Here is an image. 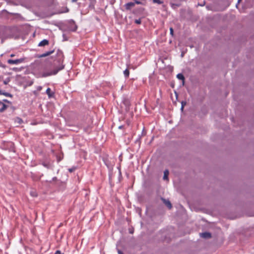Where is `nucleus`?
Returning <instances> with one entry per match:
<instances>
[{"label": "nucleus", "instance_id": "obj_1", "mask_svg": "<svg viewBox=\"0 0 254 254\" xmlns=\"http://www.w3.org/2000/svg\"><path fill=\"white\" fill-rule=\"evenodd\" d=\"M64 66H62L58 68H56L55 69H54L53 71H52L51 72H50V73H44L43 74V76L44 77H46V76H50V75H55L60 70L63 69L64 68Z\"/></svg>", "mask_w": 254, "mask_h": 254}, {"label": "nucleus", "instance_id": "obj_2", "mask_svg": "<svg viewBox=\"0 0 254 254\" xmlns=\"http://www.w3.org/2000/svg\"><path fill=\"white\" fill-rule=\"evenodd\" d=\"M24 59H19L17 60H11L9 59L7 61V63L10 64H17L20 63H22L24 62Z\"/></svg>", "mask_w": 254, "mask_h": 254}, {"label": "nucleus", "instance_id": "obj_3", "mask_svg": "<svg viewBox=\"0 0 254 254\" xmlns=\"http://www.w3.org/2000/svg\"><path fill=\"white\" fill-rule=\"evenodd\" d=\"M135 3L134 2H128L125 5V7L127 10H130L132 7L134 6Z\"/></svg>", "mask_w": 254, "mask_h": 254}, {"label": "nucleus", "instance_id": "obj_4", "mask_svg": "<svg viewBox=\"0 0 254 254\" xmlns=\"http://www.w3.org/2000/svg\"><path fill=\"white\" fill-rule=\"evenodd\" d=\"M164 204L168 207L169 209L172 208V204L169 200H166L163 198H161Z\"/></svg>", "mask_w": 254, "mask_h": 254}, {"label": "nucleus", "instance_id": "obj_5", "mask_svg": "<svg viewBox=\"0 0 254 254\" xmlns=\"http://www.w3.org/2000/svg\"><path fill=\"white\" fill-rule=\"evenodd\" d=\"M200 236L203 238H210L211 237V234L208 232H204L200 234Z\"/></svg>", "mask_w": 254, "mask_h": 254}, {"label": "nucleus", "instance_id": "obj_6", "mask_svg": "<svg viewBox=\"0 0 254 254\" xmlns=\"http://www.w3.org/2000/svg\"><path fill=\"white\" fill-rule=\"evenodd\" d=\"M48 44H49V41L47 40L44 39V40H42V41H41L39 43L38 46L42 47V46L48 45Z\"/></svg>", "mask_w": 254, "mask_h": 254}, {"label": "nucleus", "instance_id": "obj_7", "mask_svg": "<svg viewBox=\"0 0 254 254\" xmlns=\"http://www.w3.org/2000/svg\"><path fill=\"white\" fill-rule=\"evenodd\" d=\"M54 52V51H49V52H47L45 53H43V54L41 55L39 57L40 58H44V57H46L47 56H48L49 55H50L51 54H52V53H53Z\"/></svg>", "mask_w": 254, "mask_h": 254}, {"label": "nucleus", "instance_id": "obj_8", "mask_svg": "<svg viewBox=\"0 0 254 254\" xmlns=\"http://www.w3.org/2000/svg\"><path fill=\"white\" fill-rule=\"evenodd\" d=\"M169 172L168 170H166L164 172V176H163V179L164 180H168V175H169Z\"/></svg>", "mask_w": 254, "mask_h": 254}, {"label": "nucleus", "instance_id": "obj_9", "mask_svg": "<svg viewBox=\"0 0 254 254\" xmlns=\"http://www.w3.org/2000/svg\"><path fill=\"white\" fill-rule=\"evenodd\" d=\"M46 93L47 94L49 98L52 97L54 94V93L52 92L51 89L50 88H48L47 89Z\"/></svg>", "mask_w": 254, "mask_h": 254}, {"label": "nucleus", "instance_id": "obj_10", "mask_svg": "<svg viewBox=\"0 0 254 254\" xmlns=\"http://www.w3.org/2000/svg\"><path fill=\"white\" fill-rule=\"evenodd\" d=\"M14 122L15 123H17L19 125H20L22 123H23V120L20 118L19 117H16L14 119Z\"/></svg>", "mask_w": 254, "mask_h": 254}, {"label": "nucleus", "instance_id": "obj_11", "mask_svg": "<svg viewBox=\"0 0 254 254\" xmlns=\"http://www.w3.org/2000/svg\"><path fill=\"white\" fill-rule=\"evenodd\" d=\"M124 74L126 78L128 77L129 75V70L128 69H125L124 70Z\"/></svg>", "mask_w": 254, "mask_h": 254}, {"label": "nucleus", "instance_id": "obj_12", "mask_svg": "<svg viewBox=\"0 0 254 254\" xmlns=\"http://www.w3.org/2000/svg\"><path fill=\"white\" fill-rule=\"evenodd\" d=\"M0 95H4L6 97H9V96H11L9 93H6V92H4V91H2L0 89Z\"/></svg>", "mask_w": 254, "mask_h": 254}, {"label": "nucleus", "instance_id": "obj_13", "mask_svg": "<svg viewBox=\"0 0 254 254\" xmlns=\"http://www.w3.org/2000/svg\"><path fill=\"white\" fill-rule=\"evenodd\" d=\"M177 77L178 79H179L180 80H184V79H185L184 76L181 73H179V74H177Z\"/></svg>", "mask_w": 254, "mask_h": 254}, {"label": "nucleus", "instance_id": "obj_14", "mask_svg": "<svg viewBox=\"0 0 254 254\" xmlns=\"http://www.w3.org/2000/svg\"><path fill=\"white\" fill-rule=\"evenodd\" d=\"M30 194L31 196L33 197H36L37 196L38 194L36 191L33 190L30 192Z\"/></svg>", "mask_w": 254, "mask_h": 254}, {"label": "nucleus", "instance_id": "obj_15", "mask_svg": "<svg viewBox=\"0 0 254 254\" xmlns=\"http://www.w3.org/2000/svg\"><path fill=\"white\" fill-rule=\"evenodd\" d=\"M153 1L154 3H157L159 4L163 3V1H161L160 0H153Z\"/></svg>", "mask_w": 254, "mask_h": 254}, {"label": "nucleus", "instance_id": "obj_16", "mask_svg": "<svg viewBox=\"0 0 254 254\" xmlns=\"http://www.w3.org/2000/svg\"><path fill=\"white\" fill-rule=\"evenodd\" d=\"M141 22V20L140 19H136L135 20V23L137 24H140Z\"/></svg>", "mask_w": 254, "mask_h": 254}, {"label": "nucleus", "instance_id": "obj_17", "mask_svg": "<svg viewBox=\"0 0 254 254\" xmlns=\"http://www.w3.org/2000/svg\"><path fill=\"white\" fill-rule=\"evenodd\" d=\"M170 31L171 35H172L173 36V35L174 30H173V29L172 27H170Z\"/></svg>", "mask_w": 254, "mask_h": 254}, {"label": "nucleus", "instance_id": "obj_18", "mask_svg": "<svg viewBox=\"0 0 254 254\" xmlns=\"http://www.w3.org/2000/svg\"><path fill=\"white\" fill-rule=\"evenodd\" d=\"M54 254H64L62 253L60 250H57Z\"/></svg>", "mask_w": 254, "mask_h": 254}, {"label": "nucleus", "instance_id": "obj_19", "mask_svg": "<svg viewBox=\"0 0 254 254\" xmlns=\"http://www.w3.org/2000/svg\"><path fill=\"white\" fill-rule=\"evenodd\" d=\"M134 3L139 4H141V2L138 0H135Z\"/></svg>", "mask_w": 254, "mask_h": 254}, {"label": "nucleus", "instance_id": "obj_20", "mask_svg": "<svg viewBox=\"0 0 254 254\" xmlns=\"http://www.w3.org/2000/svg\"><path fill=\"white\" fill-rule=\"evenodd\" d=\"M185 104H186L185 103L184 104L183 102L182 103V107H181L182 110L183 109L184 107V105H185Z\"/></svg>", "mask_w": 254, "mask_h": 254}, {"label": "nucleus", "instance_id": "obj_21", "mask_svg": "<svg viewBox=\"0 0 254 254\" xmlns=\"http://www.w3.org/2000/svg\"><path fill=\"white\" fill-rule=\"evenodd\" d=\"M118 254H124L120 250H118Z\"/></svg>", "mask_w": 254, "mask_h": 254}, {"label": "nucleus", "instance_id": "obj_22", "mask_svg": "<svg viewBox=\"0 0 254 254\" xmlns=\"http://www.w3.org/2000/svg\"><path fill=\"white\" fill-rule=\"evenodd\" d=\"M78 0H72V2H75L77 1Z\"/></svg>", "mask_w": 254, "mask_h": 254}, {"label": "nucleus", "instance_id": "obj_23", "mask_svg": "<svg viewBox=\"0 0 254 254\" xmlns=\"http://www.w3.org/2000/svg\"><path fill=\"white\" fill-rule=\"evenodd\" d=\"M68 170L70 172H72L73 171V169H69Z\"/></svg>", "mask_w": 254, "mask_h": 254}, {"label": "nucleus", "instance_id": "obj_24", "mask_svg": "<svg viewBox=\"0 0 254 254\" xmlns=\"http://www.w3.org/2000/svg\"><path fill=\"white\" fill-rule=\"evenodd\" d=\"M66 11H65L64 12H68V9L67 8H66Z\"/></svg>", "mask_w": 254, "mask_h": 254}, {"label": "nucleus", "instance_id": "obj_25", "mask_svg": "<svg viewBox=\"0 0 254 254\" xmlns=\"http://www.w3.org/2000/svg\"><path fill=\"white\" fill-rule=\"evenodd\" d=\"M14 56V54H11L10 55V57H13Z\"/></svg>", "mask_w": 254, "mask_h": 254}, {"label": "nucleus", "instance_id": "obj_26", "mask_svg": "<svg viewBox=\"0 0 254 254\" xmlns=\"http://www.w3.org/2000/svg\"><path fill=\"white\" fill-rule=\"evenodd\" d=\"M242 0H238V2H240Z\"/></svg>", "mask_w": 254, "mask_h": 254}, {"label": "nucleus", "instance_id": "obj_27", "mask_svg": "<svg viewBox=\"0 0 254 254\" xmlns=\"http://www.w3.org/2000/svg\"><path fill=\"white\" fill-rule=\"evenodd\" d=\"M4 83L5 84H6V82L5 81H4Z\"/></svg>", "mask_w": 254, "mask_h": 254}, {"label": "nucleus", "instance_id": "obj_28", "mask_svg": "<svg viewBox=\"0 0 254 254\" xmlns=\"http://www.w3.org/2000/svg\"><path fill=\"white\" fill-rule=\"evenodd\" d=\"M119 128H122V126H120V127H119Z\"/></svg>", "mask_w": 254, "mask_h": 254}]
</instances>
